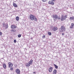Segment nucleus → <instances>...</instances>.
I'll use <instances>...</instances> for the list:
<instances>
[{
	"label": "nucleus",
	"instance_id": "obj_14",
	"mask_svg": "<svg viewBox=\"0 0 74 74\" xmlns=\"http://www.w3.org/2000/svg\"><path fill=\"white\" fill-rule=\"evenodd\" d=\"M3 67L5 69L7 67V66H6V64L5 63H4L3 64Z\"/></svg>",
	"mask_w": 74,
	"mask_h": 74
},
{
	"label": "nucleus",
	"instance_id": "obj_12",
	"mask_svg": "<svg viewBox=\"0 0 74 74\" xmlns=\"http://www.w3.org/2000/svg\"><path fill=\"white\" fill-rule=\"evenodd\" d=\"M28 63H29L30 65L32 64H33V60H31L30 61H29Z\"/></svg>",
	"mask_w": 74,
	"mask_h": 74
},
{
	"label": "nucleus",
	"instance_id": "obj_9",
	"mask_svg": "<svg viewBox=\"0 0 74 74\" xmlns=\"http://www.w3.org/2000/svg\"><path fill=\"white\" fill-rule=\"evenodd\" d=\"M11 29H15V28H16V26L14 25H11Z\"/></svg>",
	"mask_w": 74,
	"mask_h": 74
},
{
	"label": "nucleus",
	"instance_id": "obj_7",
	"mask_svg": "<svg viewBox=\"0 0 74 74\" xmlns=\"http://www.w3.org/2000/svg\"><path fill=\"white\" fill-rule=\"evenodd\" d=\"M52 30L53 32H55L58 30V28L56 27H54L53 28Z\"/></svg>",
	"mask_w": 74,
	"mask_h": 74
},
{
	"label": "nucleus",
	"instance_id": "obj_17",
	"mask_svg": "<svg viewBox=\"0 0 74 74\" xmlns=\"http://www.w3.org/2000/svg\"><path fill=\"white\" fill-rule=\"evenodd\" d=\"M19 17H18V16H16V21H19Z\"/></svg>",
	"mask_w": 74,
	"mask_h": 74
},
{
	"label": "nucleus",
	"instance_id": "obj_31",
	"mask_svg": "<svg viewBox=\"0 0 74 74\" xmlns=\"http://www.w3.org/2000/svg\"><path fill=\"white\" fill-rule=\"evenodd\" d=\"M60 19V17H58V19L59 20Z\"/></svg>",
	"mask_w": 74,
	"mask_h": 74
},
{
	"label": "nucleus",
	"instance_id": "obj_32",
	"mask_svg": "<svg viewBox=\"0 0 74 74\" xmlns=\"http://www.w3.org/2000/svg\"><path fill=\"white\" fill-rule=\"evenodd\" d=\"M55 0H51V1L52 2H53V1H55Z\"/></svg>",
	"mask_w": 74,
	"mask_h": 74
},
{
	"label": "nucleus",
	"instance_id": "obj_21",
	"mask_svg": "<svg viewBox=\"0 0 74 74\" xmlns=\"http://www.w3.org/2000/svg\"><path fill=\"white\" fill-rule=\"evenodd\" d=\"M45 38V35L42 36V38Z\"/></svg>",
	"mask_w": 74,
	"mask_h": 74
},
{
	"label": "nucleus",
	"instance_id": "obj_28",
	"mask_svg": "<svg viewBox=\"0 0 74 74\" xmlns=\"http://www.w3.org/2000/svg\"><path fill=\"white\" fill-rule=\"evenodd\" d=\"M0 36H2V32H0Z\"/></svg>",
	"mask_w": 74,
	"mask_h": 74
},
{
	"label": "nucleus",
	"instance_id": "obj_23",
	"mask_svg": "<svg viewBox=\"0 0 74 74\" xmlns=\"http://www.w3.org/2000/svg\"><path fill=\"white\" fill-rule=\"evenodd\" d=\"M47 0H42V1H43V2H45V1H47Z\"/></svg>",
	"mask_w": 74,
	"mask_h": 74
},
{
	"label": "nucleus",
	"instance_id": "obj_35",
	"mask_svg": "<svg viewBox=\"0 0 74 74\" xmlns=\"http://www.w3.org/2000/svg\"><path fill=\"white\" fill-rule=\"evenodd\" d=\"M33 73H34V74H35V73H36V72H34Z\"/></svg>",
	"mask_w": 74,
	"mask_h": 74
},
{
	"label": "nucleus",
	"instance_id": "obj_26",
	"mask_svg": "<svg viewBox=\"0 0 74 74\" xmlns=\"http://www.w3.org/2000/svg\"><path fill=\"white\" fill-rule=\"evenodd\" d=\"M13 68L12 67H11L10 69V70H13Z\"/></svg>",
	"mask_w": 74,
	"mask_h": 74
},
{
	"label": "nucleus",
	"instance_id": "obj_22",
	"mask_svg": "<svg viewBox=\"0 0 74 74\" xmlns=\"http://www.w3.org/2000/svg\"><path fill=\"white\" fill-rule=\"evenodd\" d=\"M51 3H52V2H51V1H49L48 2V3L49 4H51Z\"/></svg>",
	"mask_w": 74,
	"mask_h": 74
},
{
	"label": "nucleus",
	"instance_id": "obj_29",
	"mask_svg": "<svg viewBox=\"0 0 74 74\" xmlns=\"http://www.w3.org/2000/svg\"><path fill=\"white\" fill-rule=\"evenodd\" d=\"M14 43H16V40H14Z\"/></svg>",
	"mask_w": 74,
	"mask_h": 74
},
{
	"label": "nucleus",
	"instance_id": "obj_15",
	"mask_svg": "<svg viewBox=\"0 0 74 74\" xmlns=\"http://www.w3.org/2000/svg\"><path fill=\"white\" fill-rule=\"evenodd\" d=\"M54 66H55V68L56 69H58V66L55 64H54Z\"/></svg>",
	"mask_w": 74,
	"mask_h": 74
},
{
	"label": "nucleus",
	"instance_id": "obj_3",
	"mask_svg": "<svg viewBox=\"0 0 74 74\" xmlns=\"http://www.w3.org/2000/svg\"><path fill=\"white\" fill-rule=\"evenodd\" d=\"M66 18H67V15H65L64 16V15H62L61 18V21H63L64 20H66Z\"/></svg>",
	"mask_w": 74,
	"mask_h": 74
},
{
	"label": "nucleus",
	"instance_id": "obj_25",
	"mask_svg": "<svg viewBox=\"0 0 74 74\" xmlns=\"http://www.w3.org/2000/svg\"><path fill=\"white\" fill-rule=\"evenodd\" d=\"M70 29H73V27L71 25L70 27Z\"/></svg>",
	"mask_w": 74,
	"mask_h": 74
},
{
	"label": "nucleus",
	"instance_id": "obj_1",
	"mask_svg": "<svg viewBox=\"0 0 74 74\" xmlns=\"http://www.w3.org/2000/svg\"><path fill=\"white\" fill-rule=\"evenodd\" d=\"M29 18L32 21H37V19L36 18V16L31 14L30 15Z\"/></svg>",
	"mask_w": 74,
	"mask_h": 74
},
{
	"label": "nucleus",
	"instance_id": "obj_19",
	"mask_svg": "<svg viewBox=\"0 0 74 74\" xmlns=\"http://www.w3.org/2000/svg\"><path fill=\"white\" fill-rule=\"evenodd\" d=\"M70 19H74V17H73V16L72 17H70Z\"/></svg>",
	"mask_w": 74,
	"mask_h": 74
},
{
	"label": "nucleus",
	"instance_id": "obj_6",
	"mask_svg": "<svg viewBox=\"0 0 74 74\" xmlns=\"http://www.w3.org/2000/svg\"><path fill=\"white\" fill-rule=\"evenodd\" d=\"M12 66H13V64L11 62H9L8 63V67L9 68L12 67Z\"/></svg>",
	"mask_w": 74,
	"mask_h": 74
},
{
	"label": "nucleus",
	"instance_id": "obj_5",
	"mask_svg": "<svg viewBox=\"0 0 74 74\" xmlns=\"http://www.w3.org/2000/svg\"><path fill=\"white\" fill-rule=\"evenodd\" d=\"M52 16L54 21H56L58 19V16L56 15H53Z\"/></svg>",
	"mask_w": 74,
	"mask_h": 74
},
{
	"label": "nucleus",
	"instance_id": "obj_10",
	"mask_svg": "<svg viewBox=\"0 0 74 74\" xmlns=\"http://www.w3.org/2000/svg\"><path fill=\"white\" fill-rule=\"evenodd\" d=\"M52 70H53V68L52 67H50L49 69V72H52Z\"/></svg>",
	"mask_w": 74,
	"mask_h": 74
},
{
	"label": "nucleus",
	"instance_id": "obj_13",
	"mask_svg": "<svg viewBox=\"0 0 74 74\" xmlns=\"http://www.w3.org/2000/svg\"><path fill=\"white\" fill-rule=\"evenodd\" d=\"M13 5L14 7L17 8L18 7V6H17V5L16 4L14 3H13Z\"/></svg>",
	"mask_w": 74,
	"mask_h": 74
},
{
	"label": "nucleus",
	"instance_id": "obj_16",
	"mask_svg": "<svg viewBox=\"0 0 74 74\" xmlns=\"http://www.w3.org/2000/svg\"><path fill=\"white\" fill-rule=\"evenodd\" d=\"M26 66L27 67H29L30 66V65L29 63H27L26 64Z\"/></svg>",
	"mask_w": 74,
	"mask_h": 74
},
{
	"label": "nucleus",
	"instance_id": "obj_27",
	"mask_svg": "<svg viewBox=\"0 0 74 74\" xmlns=\"http://www.w3.org/2000/svg\"><path fill=\"white\" fill-rule=\"evenodd\" d=\"M71 26H72V27H73V26H74V23H72L71 24Z\"/></svg>",
	"mask_w": 74,
	"mask_h": 74
},
{
	"label": "nucleus",
	"instance_id": "obj_4",
	"mask_svg": "<svg viewBox=\"0 0 74 74\" xmlns=\"http://www.w3.org/2000/svg\"><path fill=\"white\" fill-rule=\"evenodd\" d=\"M3 27H4L5 29H8V24H5V23H3L2 24Z\"/></svg>",
	"mask_w": 74,
	"mask_h": 74
},
{
	"label": "nucleus",
	"instance_id": "obj_20",
	"mask_svg": "<svg viewBox=\"0 0 74 74\" xmlns=\"http://www.w3.org/2000/svg\"><path fill=\"white\" fill-rule=\"evenodd\" d=\"M18 36L19 38H20V37H21V34H18Z\"/></svg>",
	"mask_w": 74,
	"mask_h": 74
},
{
	"label": "nucleus",
	"instance_id": "obj_11",
	"mask_svg": "<svg viewBox=\"0 0 74 74\" xmlns=\"http://www.w3.org/2000/svg\"><path fill=\"white\" fill-rule=\"evenodd\" d=\"M57 73V71L56 69H54L53 72V74H56Z\"/></svg>",
	"mask_w": 74,
	"mask_h": 74
},
{
	"label": "nucleus",
	"instance_id": "obj_8",
	"mask_svg": "<svg viewBox=\"0 0 74 74\" xmlns=\"http://www.w3.org/2000/svg\"><path fill=\"white\" fill-rule=\"evenodd\" d=\"M16 73L17 74H20V70L19 69H17L16 70Z\"/></svg>",
	"mask_w": 74,
	"mask_h": 74
},
{
	"label": "nucleus",
	"instance_id": "obj_34",
	"mask_svg": "<svg viewBox=\"0 0 74 74\" xmlns=\"http://www.w3.org/2000/svg\"><path fill=\"white\" fill-rule=\"evenodd\" d=\"M62 36H64V33H62Z\"/></svg>",
	"mask_w": 74,
	"mask_h": 74
},
{
	"label": "nucleus",
	"instance_id": "obj_30",
	"mask_svg": "<svg viewBox=\"0 0 74 74\" xmlns=\"http://www.w3.org/2000/svg\"><path fill=\"white\" fill-rule=\"evenodd\" d=\"M11 32H14V31L13 29H12L11 30Z\"/></svg>",
	"mask_w": 74,
	"mask_h": 74
},
{
	"label": "nucleus",
	"instance_id": "obj_18",
	"mask_svg": "<svg viewBox=\"0 0 74 74\" xmlns=\"http://www.w3.org/2000/svg\"><path fill=\"white\" fill-rule=\"evenodd\" d=\"M48 34L49 35V36H51V35H52V34L51 32H48Z\"/></svg>",
	"mask_w": 74,
	"mask_h": 74
},
{
	"label": "nucleus",
	"instance_id": "obj_2",
	"mask_svg": "<svg viewBox=\"0 0 74 74\" xmlns=\"http://www.w3.org/2000/svg\"><path fill=\"white\" fill-rule=\"evenodd\" d=\"M66 30V27L64 26H62L60 29V32H63Z\"/></svg>",
	"mask_w": 74,
	"mask_h": 74
},
{
	"label": "nucleus",
	"instance_id": "obj_33",
	"mask_svg": "<svg viewBox=\"0 0 74 74\" xmlns=\"http://www.w3.org/2000/svg\"><path fill=\"white\" fill-rule=\"evenodd\" d=\"M13 30H14V32H16V30L13 29Z\"/></svg>",
	"mask_w": 74,
	"mask_h": 74
},
{
	"label": "nucleus",
	"instance_id": "obj_24",
	"mask_svg": "<svg viewBox=\"0 0 74 74\" xmlns=\"http://www.w3.org/2000/svg\"><path fill=\"white\" fill-rule=\"evenodd\" d=\"M54 4V3L53 2H51V4L52 5H53Z\"/></svg>",
	"mask_w": 74,
	"mask_h": 74
}]
</instances>
